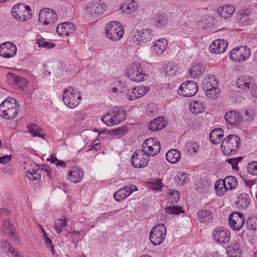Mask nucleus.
<instances>
[{
	"label": "nucleus",
	"mask_w": 257,
	"mask_h": 257,
	"mask_svg": "<svg viewBox=\"0 0 257 257\" xmlns=\"http://www.w3.org/2000/svg\"><path fill=\"white\" fill-rule=\"evenodd\" d=\"M1 247L3 249L5 248L8 249V252H10L12 254H14L15 252V249L11 246V244L6 240H3L1 241Z\"/></svg>",
	"instance_id": "50"
},
{
	"label": "nucleus",
	"mask_w": 257,
	"mask_h": 257,
	"mask_svg": "<svg viewBox=\"0 0 257 257\" xmlns=\"http://www.w3.org/2000/svg\"><path fill=\"white\" fill-rule=\"evenodd\" d=\"M222 181L224 183V184L225 187L226 188V191L234 189L237 185V180L234 176H227Z\"/></svg>",
	"instance_id": "34"
},
{
	"label": "nucleus",
	"mask_w": 257,
	"mask_h": 257,
	"mask_svg": "<svg viewBox=\"0 0 257 257\" xmlns=\"http://www.w3.org/2000/svg\"><path fill=\"white\" fill-rule=\"evenodd\" d=\"M199 220L201 222H206L212 219L211 217V212L207 210H202L199 211L197 213Z\"/></svg>",
	"instance_id": "40"
},
{
	"label": "nucleus",
	"mask_w": 257,
	"mask_h": 257,
	"mask_svg": "<svg viewBox=\"0 0 257 257\" xmlns=\"http://www.w3.org/2000/svg\"><path fill=\"white\" fill-rule=\"evenodd\" d=\"M198 90V86L196 82L193 81H188L181 84L178 91V93L185 97L194 96Z\"/></svg>",
	"instance_id": "11"
},
{
	"label": "nucleus",
	"mask_w": 257,
	"mask_h": 257,
	"mask_svg": "<svg viewBox=\"0 0 257 257\" xmlns=\"http://www.w3.org/2000/svg\"><path fill=\"white\" fill-rule=\"evenodd\" d=\"M13 18L19 22H26L32 17L31 8L25 4H18L14 6L11 10Z\"/></svg>",
	"instance_id": "3"
},
{
	"label": "nucleus",
	"mask_w": 257,
	"mask_h": 257,
	"mask_svg": "<svg viewBox=\"0 0 257 257\" xmlns=\"http://www.w3.org/2000/svg\"><path fill=\"white\" fill-rule=\"evenodd\" d=\"M12 157L11 155L9 157L8 156H4L0 157V163L3 164H6L11 161L10 158Z\"/></svg>",
	"instance_id": "58"
},
{
	"label": "nucleus",
	"mask_w": 257,
	"mask_h": 257,
	"mask_svg": "<svg viewBox=\"0 0 257 257\" xmlns=\"http://www.w3.org/2000/svg\"><path fill=\"white\" fill-rule=\"evenodd\" d=\"M250 54L249 48L245 46H241L234 48L231 52L229 57L235 62H242L248 60Z\"/></svg>",
	"instance_id": "7"
},
{
	"label": "nucleus",
	"mask_w": 257,
	"mask_h": 257,
	"mask_svg": "<svg viewBox=\"0 0 257 257\" xmlns=\"http://www.w3.org/2000/svg\"><path fill=\"white\" fill-rule=\"evenodd\" d=\"M186 149L188 153L190 154L196 153L199 149V145L196 142H190L186 144Z\"/></svg>",
	"instance_id": "44"
},
{
	"label": "nucleus",
	"mask_w": 257,
	"mask_h": 257,
	"mask_svg": "<svg viewBox=\"0 0 257 257\" xmlns=\"http://www.w3.org/2000/svg\"><path fill=\"white\" fill-rule=\"evenodd\" d=\"M62 99L66 105L73 108L79 104L81 96L74 88L71 86L63 90Z\"/></svg>",
	"instance_id": "4"
},
{
	"label": "nucleus",
	"mask_w": 257,
	"mask_h": 257,
	"mask_svg": "<svg viewBox=\"0 0 257 257\" xmlns=\"http://www.w3.org/2000/svg\"><path fill=\"white\" fill-rule=\"evenodd\" d=\"M67 224V221L65 217L62 216L61 219L57 220L55 223V229L57 233H60L64 230Z\"/></svg>",
	"instance_id": "43"
},
{
	"label": "nucleus",
	"mask_w": 257,
	"mask_h": 257,
	"mask_svg": "<svg viewBox=\"0 0 257 257\" xmlns=\"http://www.w3.org/2000/svg\"><path fill=\"white\" fill-rule=\"evenodd\" d=\"M126 190L127 192V194H129V195L131 194L134 191H137L138 190L137 187L134 185H131L125 187Z\"/></svg>",
	"instance_id": "60"
},
{
	"label": "nucleus",
	"mask_w": 257,
	"mask_h": 257,
	"mask_svg": "<svg viewBox=\"0 0 257 257\" xmlns=\"http://www.w3.org/2000/svg\"><path fill=\"white\" fill-rule=\"evenodd\" d=\"M206 65L199 63L195 64L190 70V74L192 77L199 78L206 71Z\"/></svg>",
	"instance_id": "27"
},
{
	"label": "nucleus",
	"mask_w": 257,
	"mask_h": 257,
	"mask_svg": "<svg viewBox=\"0 0 257 257\" xmlns=\"http://www.w3.org/2000/svg\"><path fill=\"white\" fill-rule=\"evenodd\" d=\"M223 130L221 128H217L212 130L209 135L210 141L214 144L217 145L223 141Z\"/></svg>",
	"instance_id": "24"
},
{
	"label": "nucleus",
	"mask_w": 257,
	"mask_h": 257,
	"mask_svg": "<svg viewBox=\"0 0 257 257\" xmlns=\"http://www.w3.org/2000/svg\"><path fill=\"white\" fill-rule=\"evenodd\" d=\"M224 183L222 180H219L216 182L214 188L217 195L221 196L226 192V188L225 187Z\"/></svg>",
	"instance_id": "42"
},
{
	"label": "nucleus",
	"mask_w": 257,
	"mask_h": 257,
	"mask_svg": "<svg viewBox=\"0 0 257 257\" xmlns=\"http://www.w3.org/2000/svg\"><path fill=\"white\" fill-rule=\"evenodd\" d=\"M96 141H98L96 139L93 141L91 144L89 146L88 151L93 149L97 150L99 148V143H96Z\"/></svg>",
	"instance_id": "61"
},
{
	"label": "nucleus",
	"mask_w": 257,
	"mask_h": 257,
	"mask_svg": "<svg viewBox=\"0 0 257 257\" xmlns=\"http://www.w3.org/2000/svg\"><path fill=\"white\" fill-rule=\"evenodd\" d=\"M247 77L245 76H241L239 78H238L236 81V85L239 88L243 89H250L252 83L251 81H248L249 80L247 79Z\"/></svg>",
	"instance_id": "35"
},
{
	"label": "nucleus",
	"mask_w": 257,
	"mask_h": 257,
	"mask_svg": "<svg viewBox=\"0 0 257 257\" xmlns=\"http://www.w3.org/2000/svg\"><path fill=\"white\" fill-rule=\"evenodd\" d=\"M142 150L150 156H154L160 151V143L156 139L150 138L146 140L142 146Z\"/></svg>",
	"instance_id": "10"
},
{
	"label": "nucleus",
	"mask_w": 257,
	"mask_h": 257,
	"mask_svg": "<svg viewBox=\"0 0 257 257\" xmlns=\"http://www.w3.org/2000/svg\"><path fill=\"white\" fill-rule=\"evenodd\" d=\"M131 163L136 168H142L146 166L149 161L148 155L142 149L135 151L132 155Z\"/></svg>",
	"instance_id": "9"
},
{
	"label": "nucleus",
	"mask_w": 257,
	"mask_h": 257,
	"mask_svg": "<svg viewBox=\"0 0 257 257\" xmlns=\"http://www.w3.org/2000/svg\"><path fill=\"white\" fill-rule=\"evenodd\" d=\"M166 227L164 224H158L154 226L150 233L151 242L154 245L161 244L166 236Z\"/></svg>",
	"instance_id": "6"
},
{
	"label": "nucleus",
	"mask_w": 257,
	"mask_h": 257,
	"mask_svg": "<svg viewBox=\"0 0 257 257\" xmlns=\"http://www.w3.org/2000/svg\"><path fill=\"white\" fill-rule=\"evenodd\" d=\"M129 196L125 187L116 191L114 194V198L117 202H120Z\"/></svg>",
	"instance_id": "39"
},
{
	"label": "nucleus",
	"mask_w": 257,
	"mask_h": 257,
	"mask_svg": "<svg viewBox=\"0 0 257 257\" xmlns=\"http://www.w3.org/2000/svg\"><path fill=\"white\" fill-rule=\"evenodd\" d=\"M240 144L239 137L236 135H229L222 142L221 149L226 156H233L239 149Z\"/></svg>",
	"instance_id": "2"
},
{
	"label": "nucleus",
	"mask_w": 257,
	"mask_h": 257,
	"mask_svg": "<svg viewBox=\"0 0 257 257\" xmlns=\"http://www.w3.org/2000/svg\"><path fill=\"white\" fill-rule=\"evenodd\" d=\"M225 119L228 123L237 126L241 122L242 116L237 110H231L226 113Z\"/></svg>",
	"instance_id": "21"
},
{
	"label": "nucleus",
	"mask_w": 257,
	"mask_h": 257,
	"mask_svg": "<svg viewBox=\"0 0 257 257\" xmlns=\"http://www.w3.org/2000/svg\"><path fill=\"white\" fill-rule=\"evenodd\" d=\"M167 125V121L164 117H159L154 119L148 124V128L151 131H157L164 128Z\"/></svg>",
	"instance_id": "23"
},
{
	"label": "nucleus",
	"mask_w": 257,
	"mask_h": 257,
	"mask_svg": "<svg viewBox=\"0 0 257 257\" xmlns=\"http://www.w3.org/2000/svg\"><path fill=\"white\" fill-rule=\"evenodd\" d=\"M123 34V28L117 22H110L106 26L105 34L108 39L113 41L119 40Z\"/></svg>",
	"instance_id": "5"
},
{
	"label": "nucleus",
	"mask_w": 257,
	"mask_h": 257,
	"mask_svg": "<svg viewBox=\"0 0 257 257\" xmlns=\"http://www.w3.org/2000/svg\"><path fill=\"white\" fill-rule=\"evenodd\" d=\"M166 158L168 162L175 164L180 160L181 158V153L177 149H172L167 152Z\"/></svg>",
	"instance_id": "29"
},
{
	"label": "nucleus",
	"mask_w": 257,
	"mask_h": 257,
	"mask_svg": "<svg viewBox=\"0 0 257 257\" xmlns=\"http://www.w3.org/2000/svg\"><path fill=\"white\" fill-rule=\"evenodd\" d=\"M227 252L232 256H236L240 253L238 244L234 243L228 246L227 247Z\"/></svg>",
	"instance_id": "45"
},
{
	"label": "nucleus",
	"mask_w": 257,
	"mask_h": 257,
	"mask_svg": "<svg viewBox=\"0 0 257 257\" xmlns=\"http://www.w3.org/2000/svg\"><path fill=\"white\" fill-rule=\"evenodd\" d=\"M36 43L39 47L47 49L53 48L56 46V44L53 43L46 41L45 39L43 38H38L36 41Z\"/></svg>",
	"instance_id": "41"
},
{
	"label": "nucleus",
	"mask_w": 257,
	"mask_h": 257,
	"mask_svg": "<svg viewBox=\"0 0 257 257\" xmlns=\"http://www.w3.org/2000/svg\"><path fill=\"white\" fill-rule=\"evenodd\" d=\"M132 34L133 42H138L139 45L147 43L152 39L153 37L152 30L145 29L135 30Z\"/></svg>",
	"instance_id": "13"
},
{
	"label": "nucleus",
	"mask_w": 257,
	"mask_h": 257,
	"mask_svg": "<svg viewBox=\"0 0 257 257\" xmlns=\"http://www.w3.org/2000/svg\"><path fill=\"white\" fill-rule=\"evenodd\" d=\"M57 19V14L49 8L42 9L39 12V21L44 25L53 24L56 22Z\"/></svg>",
	"instance_id": "12"
},
{
	"label": "nucleus",
	"mask_w": 257,
	"mask_h": 257,
	"mask_svg": "<svg viewBox=\"0 0 257 257\" xmlns=\"http://www.w3.org/2000/svg\"><path fill=\"white\" fill-rule=\"evenodd\" d=\"M255 181L254 180H244V183H245V185L248 186H252L253 185H254L255 184Z\"/></svg>",
	"instance_id": "64"
},
{
	"label": "nucleus",
	"mask_w": 257,
	"mask_h": 257,
	"mask_svg": "<svg viewBox=\"0 0 257 257\" xmlns=\"http://www.w3.org/2000/svg\"><path fill=\"white\" fill-rule=\"evenodd\" d=\"M167 45V41L165 39H160L156 41L152 47V51L156 54H162Z\"/></svg>",
	"instance_id": "25"
},
{
	"label": "nucleus",
	"mask_w": 257,
	"mask_h": 257,
	"mask_svg": "<svg viewBox=\"0 0 257 257\" xmlns=\"http://www.w3.org/2000/svg\"><path fill=\"white\" fill-rule=\"evenodd\" d=\"M19 106L16 100L8 97L0 104V116L8 119L14 118L18 113Z\"/></svg>",
	"instance_id": "1"
},
{
	"label": "nucleus",
	"mask_w": 257,
	"mask_h": 257,
	"mask_svg": "<svg viewBox=\"0 0 257 257\" xmlns=\"http://www.w3.org/2000/svg\"><path fill=\"white\" fill-rule=\"evenodd\" d=\"M204 91L205 95L209 98L216 99L218 97L219 95V89L217 87H213V88L208 87L205 89H202Z\"/></svg>",
	"instance_id": "36"
},
{
	"label": "nucleus",
	"mask_w": 257,
	"mask_h": 257,
	"mask_svg": "<svg viewBox=\"0 0 257 257\" xmlns=\"http://www.w3.org/2000/svg\"><path fill=\"white\" fill-rule=\"evenodd\" d=\"M163 184L160 180H157L153 183L152 188L157 191H161Z\"/></svg>",
	"instance_id": "54"
},
{
	"label": "nucleus",
	"mask_w": 257,
	"mask_h": 257,
	"mask_svg": "<svg viewBox=\"0 0 257 257\" xmlns=\"http://www.w3.org/2000/svg\"><path fill=\"white\" fill-rule=\"evenodd\" d=\"M127 77L133 81L139 82L147 79V76L140 64L134 63L128 67Z\"/></svg>",
	"instance_id": "8"
},
{
	"label": "nucleus",
	"mask_w": 257,
	"mask_h": 257,
	"mask_svg": "<svg viewBox=\"0 0 257 257\" xmlns=\"http://www.w3.org/2000/svg\"><path fill=\"white\" fill-rule=\"evenodd\" d=\"M83 171L80 169H73L68 173V179L72 182L76 183L81 181L83 177Z\"/></svg>",
	"instance_id": "26"
},
{
	"label": "nucleus",
	"mask_w": 257,
	"mask_h": 257,
	"mask_svg": "<svg viewBox=\"0 0 257 257\" xmlns=\"http://www.w3.org/2000/svg\"><path fill=\"white\" fill-rule=\"evenodd\" d=\"M244 221L243 214L240 212H232L228 217L229 225L234 230H239L243 226Z\"/></svg>",
	"instance_id": "16"
},
{
	"label": "nucleus",
	"mask_w": 257,
	"mask_h": 257,
	"mask_svg": "<svg viewBox=\"0 0 257 257\" xmlns=\"http://www.w3.org/2000/svg\"><path fill=\"white\" fill-rule=\"evenodd\" d=\"M8 77L10 84L13 85L16 89H23L27 86L28 82L26 78L22 76L13 73H9Z\"/></svg>",
	"instance_id": "18"
},
{
	"label": "nucleus",
	"mask_w": 257,
	"mask_h": 257,
	"mask_svg": "<svg viewBox=\"0 0 257 257\" xmlns=\"http://www.w3.org/2000/svg\"><path fill=\"white\" fill-rule=\"evenodd\" d=\"M250 89L252 96L257 97V85H254L252 84Z\"/></svg>",
	"instance_id": "62"
},
{
	"label": "nucleus",
	"mask_w": 257,
	"mask_h": 257,
	"mask_svg": "<svg viewBox=\"0 0 257 257\" xmlns=\"http://www.w3.org/2000/svg\"><path fill=\"white\" fill-rule=\"evenodd\" d=\"M234 11V7L230 5H223L220 7L217 10L218 14L220 15L221 17L224 19L230 18L233 15Z\"/></svg>",
	"instance_id": "28"
},
{
	"label": "nucleus",
	"mask_w": 257,
	"mask_h": 257,
	"mask_svg": "<svg viewBox=\"0 0 257 257\" xmlns=\"http://www.w3.org/2000/svg\"><path fill=\"white\" fill-rule=\"evenodd\" d=\"M43 239L45 241V243L48 247L52 246V243L51 239L47 235L46 233L44 232V235L43 236Z\"/></svg>",
	"instance_id": "59"
},
{
	"label": "nucleus",
	"mask_w": 257,
	"mask_h": 257,
	"mask_svg": "<svg viewBox=\"0 0 257 257\" xmlns=\"http://www.w3.org/2000/svg\"><path fill=\"white\" fill-rule=\"evenodd\" d=\"M17 53V47L12 42H6L0 45V55L6 58L14 57Z\"/></svg>",
	"instance_id": "17"
},
{
	"label": "nucleus",
	"mask_w": 257,
	"mask_h": 257,
	"mask_svg": "<svg viewBox=\"0 0 257 257\" xmlns=\"http://www.w3.org/2000/svg\"><path fill=\"white\" fill-rule=\"evenodd\" d=\"M51 168L47 165L43 166L42 169L39 168V166L36 165L32 170L28 171L27 177L30 180L38 181L41 178V173L42 171L47 173L51 171Z\"/></svg>",
	"instance_id": "19"
},
{
	"label": "nucleus",
	"mask_w": 257,
	"mask_h": 257,
	"mask_svg": "<svg viewBox=\"0 0 257 257\" xmlns=\"http://www.w3.org/2000/svg\"><path fill=\"white\" fill-rule=\"evenodd\" d=\"M137 90L138 92V98L142 97L145 94H146L150 90V88L147 86H140L137 87Z\"/></svg>",
	"instance_id": "52"
},
{
	"label": "nucleus",
	"mask_w": 257,
	"mask_h": 257,
	"mask_svg": "<svg viewBox=\"0 0 257 257\" xmlns=\"http://www.w3.org/2000/svg\"><path fill=\"white\" fill-rule=\"evenodd\" d=\"M101 121L106 125L110 126L114 125V121L112 117V113H107L101 118Z\"/></svg>",
	"instance_id": "48"
},
{
	"label": "nucleus",
	"mask_w": 257,
	"mask_h": 257,
	"mask_svg": "<svg viewBox=\"0 0 257 257\" xmlns=\"http://www.w3.org/2000/svg\"><path fill=\"white\" fill-rule=\"evenodd\" d=\"M250 203V197L246 194H240L236 202L239 207L246 209Z\"/></svg>",
	"instance_id": "33"
},
{
	"label": "nucleus",
	"mask_w": 257,
	"mask_h": 257,
	"mask_svg": "<svg viewBox=\"0 0 257 257\" xmlns=\"http://www.w3.org/2000/svg\"><path fill=\"white\" fill-rule=\"evenodd\" d=\"M174 179L177 182L178 186H182L185 183L187 179V175L186 174L182 173L178 175L177 178L175 177Z\"/></svg>",
	"instance_id": "51"
},
{
	"label": "nucleus",
	"mask_w": 257,
	"mask_h": 257,
	"mask_svg": "<svg viewBox=\"0 0 257 257\" xmlns=\"http://www.w3.org/2000/svg\"><path fill=\"white\" fill-rule=\"evenodd\" d=\"M2 231L4 234L11 235L12 237H15V228L9 220H5L4 221L2 227Z\"/></svg>",
	"instance_id": "32"
},
{
	"label": "nucleus",
	"mask_w": 257,
	"mask_h": 257,
	"mask_svg": "<svg viewBox=\"0 0 257 257\" xmlns=\"http://www.w3.org/2000/svg\"><path fill=\"white\" fill-rule=\"evenodd\" d=\"M155 24L157 27H164L167 23V18L163 14H157L154 18Z\"/></svg>",
	"instance_id": "38"
},
{
	"label": "nucleus",
	"mask_w": 257,
	"mask_h": 257,
	"mask_svg": "<svg viewBox=\"0 0 257 257\" xmlns=\"http://www.w3.org/2000/svg\"><path fill=\"white\" fill-rule=\"evenodd\" d=\"M138 95L137 87H134L131 89V92L128 93V98L130 100H135L138 98Z\"/></svg>",
	"instance_id": "53"
},
{
	"label": "nucleus",
	"mask_w": 257,
	"mask_h": 257,
	"mask_svg": "<svg viewBox=\"0 0 257 257\" xmlns=\"http://www.w3.org/2000/svg\"><path fill=\"white\" fill-rule=\"evenodd\" d=\"M213 239L220 244H225L230 240L229 231L223 227L216 228L212 232Z\"/></svg>",
	"instance_id": "15"
},
{
	"label": "nucleus",
	"mask_w": 257,
	"mask_h": 257,
	"mask_svg": "<svg viewBox=\"0 0 257 257\" xmlns=\"http://www.w3.org/2000/svg\"><path fill=\"white\" fill-rule=\"evenodd\" d=\"M166 74L169 76H173L175 75L176 70L171 66H168L165 68Z\"/></svg>",
	"instance_id": "55"
},
{
	"label": "nucleus",
	"mask_w": 257,
	"mask_h": 257,
	"mask_svg": "<svg viewBox=\"0 0 257 257\" xmlns=\"http://www.w3.org/2000/svg\"><path fill=\"white\" fill-rule=\"evenodd\" d=\"M166 213L179 215L180 213H183L184 212L182 207H179L177 206H170L166 208Z\"/></svg>",
	"instance_id": "47"
},
{
	"label": "nucleus",
	"mask_w": 257,
	"mask_h": 257,
	"mask_svg": "<svg viewBox=\"0 0 257 257\" xmlns=\"http://www.w3.org/2000/svg\"><path fill=\"white\" fill-rule=\"evenodd\" d=\"M226 162L229 164H230L232 166V168L234 170H238V168L237 167V161H236L235 158H231L227 160Z\"/></svg>",
	"instance_id": "56"
},
{
	"label": "nucleus",
	"mask_w": 257,
	"mask_h": 257,
	"mask_svg": "<svg viewBox=\"0 0 257 257\" xmlns=\"http://www.w3.org/2000/svg\"><path fill=\"white\" fill-rule=\"evenodd\" d=\"M138 8V4L137 2L132 1L128 6L127 9H132V12L136 11Z\"/></svg>",
	"instance_id": "57"
},
{
	"label": "nucleus",
	"mask_w": 257,
	"mask_h": 257,
	"mask_svg": "<svg viewBox=\"0 0 257 257\" xmlns=\"http://www.w3.org/2000/svg\"><path fill=\"white\" fill-rule=\"evenodd\" d=\"M28 128L29 132L31 133L34 137L43 138V136L40 133V130L36 124L34 123L29 124L28 125Z\"/></svg>",
	"instance_id": "46"
},
{
	"label": "nucleus",
	"mask_w": 257,
	"mask_h": 257,
	"mask_svg": "<svg viewBox=\"0 0 257 257\" xmlns=\"http://www.w3.org/2000/svg\"><path fill=\"white\" fill-rule=\"evenodd\" d=\"M112 117L114 121V125L120 123L125 118L126 114L123 108L114 109L112 112Z\"/></svg>",
	"instance_id": "31"
},
{
	"label": "nucleus",
	"mask_w": 257,
	"mask_h": 257,
	"mask_svg": "<svg viewBox=\"0 0 257 257\" xmlns=\"http://www.w3.org/2000/svg\"><path fill=\"white\" fill-rule=\"evenodd\" d=\"M190 109L194 113L198 114L204 110V105L201 101H195L190 103Z\"/></svg>",
	"instance_id": "37"
},
{
	"label": "nucleus",
	"mask_w": 257,
	"mask_h": 257,
	"mask_svg": "<svg viewBox=\"0 0 257 257\" xmlns=\"http://www.w3.org/2000/svg\"><path fill=\"white\" fill-rule=\"evenodd\" d=\"M202 89L218 86L217 82L214 75H208L202 80Z\"/></svg>",
	"instance_id": "30"
},
{
	"label": "nucleus",
	"mask_w": 257,
	"mask_h": 257,
	"mask_svg": "<svg viewBox=\"0 0 257 257\" xmlns=\"http://www.w3.org/2000/svg\"><path fill=\"white\" fill-rule=\"evenodd\" d=\"M172 196L175 202H177L180 199V194L178 191H174L172 193Z\"/></svg>",
	"instance_id": "63"
},
{
	"label": "nucleus",
	"mask_w": 257,
	"mask_h": 257,
	"mask_svg": "<svg viewBox=\"0 0 257 257\" xmlns=\"http://www.w3.org/2000/svg\"><path fill=\"white\" fill-rule=\"evenodd\" d=\"M75 30V27L72 22L63 23L56 28V32L59 36H68L73 33Z\"/></svg>",
	"instance_id": "22"
},
{
	"label": "nucleus",
	"mask_w": 257,
	"mask_h": 257,
	"mask_svg": "<svg viewBox=\"0 0 257 257\" xmlns=\"http://www.w3.org/2000/svg\"><path fill=\"white\" fill-rule=\"evenodd\" d=\"M247 172L252 175H257V162L249 163L246 167Z\"/></svg>",
	"instance_id": "49"
},
{
	"label": "nucleus",
	"mask_w": 257,
	"mask_h": 257,
	"mask_svg": "<svg viewBox=\"0 0 257 257\" xmlns=\"http://www.w3.org/2000/svg\"><path fill=\"white\" fill-rule=\"evenodd\" d=\"M106 8V5L101 1H92L86 5L85 11L88 14L95 17L102 15Z\"/></svg>",
	"instance_id": "14"
},
{
	"label": "nucleus",
	"mask_w": 257,
	"mask_h": 257,
	"mask_svg": "<svg viewBox=\"0 0 257 257\" xmlns=\"http://www.w3.org/2000/svg\"><path fill=\"white\" fill-rule=\"evenodd\" d=\"M228 43L224 40L217 39L214 41L209 46L210 52L212 53L220 54L225 51Z\"/></svg>",
	"instance_id": "20"
}]
</instances>
